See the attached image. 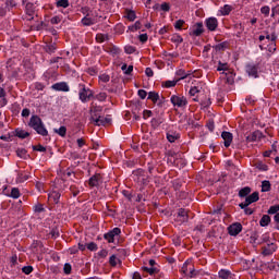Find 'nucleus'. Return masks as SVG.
<instances>
[{
	"mask_svg": "<svg viewBox=\"0 0 279 279\" xmlns=\"http://www.w3.org/2000/svg\"><path fill=\"white\" fill-rule=\"evenodd\" d=\"M100 112H102L101 107L92 108L90 110L92 123H94V125H108V123H111L110 116L102 117Z\"/></svg>",
	"mask_w": 279,
	"mask_h": 279,
	"instance_id": "1",
	"label": "nucleus"
},
{
	"mask_svg": "<svg viewBox=\"0 0 279 279\" xmlns=\"http://www.w3.org/2000/svg\"><path fill=\"white\" fill-rule=\"evenodd\" d=\"M28 125L37 132V134H40L41 136H48V131L45 128V124L43 123V120L38 116L31 117V121L28 122Z\"/></svg>",
	"mask_w": 279,
	"mask_h": 279,
	"instance_id": "2",
	"label": "nucleus"
},
{
	"mask_svg": "<svg viewBox=\"0 0 279 279\" xmlns=\"http://www.w3.org/2000/svg\"><path fill=\"white\" fill-rule=\"evenodd\" d=\"M259 201V193L253 192L251 195L245 197V201L241 204H239V207L241 209L247 208L250 205L257 203Z\"/></svg>",
	"mask_w": 279,
	"mask_h": 279,
	"instance_id": "3",
	"label": "nucleus"
},
{
	"mask_svg": "<svg viewBox=\"0 0 279 279\" xmlns=\"http://www.w3.org/2000/svg\"><path fill=\"white\" fill-rule=\"evenodd\" d=\"M170 101L177 108H185L187 106V99L184 96L173 95L170 97Z\"/></svg>",
	"mask_w": 279,
	"mask_h": 279,
	"instance_id": "4",
	"label": "nucleus"
},
{
	"mask_svg": "<svg viewBox=\"0 0 279 279\" xmlns=\"http://www.w3.org/2000/svg\"><path fill=\"white\" fill-rule=\"evenodd\" d=\"M121 234L120 228H113L111 231L104 234V239L108 243H114V239Z\"/></svg>",
	"mask_w": 279,
	"mask_h": 279,
	"instance_id": "5",
	"label": "nucleus"
},
{
	"mask_svg": "<svg viewBox=\"0 0 279 279\" xmlns=\"http://www.w3.org/2000/svg\"><path fill=\"white\" fill-rule=\"evenodd\" d=\"M92 97H93V92L83 85L81 87V92H78V98H81V101L85 104L86 101H89Z\"/></svg>",
	"mask_w": 279,
	"mask_h": 279,
	"instance_id": "6",
	"label": "nucleus"
},
{
	"mask_svg": "<svg viewBox=\"0 0 279 279\" xmlns=\"http://www.w3.org/2000/svg\"><path fill=\"white\" fill-rule=\"evenodd\" d=\"M104 179L100 173H96L89 178V187H100Z\"/></svg>",
	"mask_w": 279,
	"mask_h": 279,
	"instance_id": "7",
	"label": "nucleus"
},
{
	"mask_svg": "<svg viewBox=\"0 0 279 279\" xmlns=\"http://www.w3.org/2000/svg\"><path fill=\"white\" fill-rule=\"evenodd\" d=\"M243 230V227L240 222L232 223L228 227V233L231 236H238Z\"/></svg>",
	"mask_w": 279,
	"mask_h": 279,
	"instance_id": "8",
	"label": "nucleus"
},
{
	"mask_svg": "<svg viewBox=\"0 0 279 279\" xmlns=\"http://www.w3.org/2000/svg\"><path fill=\"white\" fill-rule=\"evenodd\" d=\"M204 33V24L202 22H197L190 29L191 36H201Z\"/></svg>",
	"mask_w": 279,
	"mask_h": 279,
	"instance_id": "9",
	"label": "nucleus"
},
{
	"mask_svg": "<svg viewBox=\"0 0 279 279\" xmlns=\"http://www.w3.org/2000/svg\"><path fill=\"white\" fill-rule=\"evenodd\" d=\"M206 27L210 31L214 32L217 29L219 23L216 17H209L205 21Z\"/></svg>",
	"mask_w": 279,
	"mask_h": 279,
	"instance_id": "10",
	"label": "nucleus"
},
{
	"mask_svg": "<svg viewBox=\"0 0 279 279\" xmlns=\"http://www.w3.org/2000/svg\"><path fill=\"white\" fill-rule=\"evenodd\" d=\"M221 138L223 140L225 147H230V145L233 141V135L230 132L223 131L221 133Z\"/></svg>",
	"mask_w": 279,
	"mask_h": 279,
	"instance_id": "11",
	"label": "nucleus"
},
{
	"mask_svg": "<svg viewBox=\"0 0 279 279\" xmlns=\"http://www.w3.org/2000/svg\"><path fill=\"white\" fill-rule=\"evenodd\" d=\"M189 220L187 211L183 208H180L177 215V221L180 223H185Z\"/></svg>",
	"mask_w": 279,
	"mask_h": 279,
	"instance_id": "12",
	"label": "nucleus"
},
{
	"mask_svg": "<svg viewBox=\"0 0 279 279\" xmlns=\"http://www.w3.org/2000/svg\"><path fill=\"white\" fill-rule=\"evenodd\" d=\"M260 138H263V133L260 131H255L246 136L247 143H255L256 141H260Z\"/></svg>",
	"mask_w": 279,
	"mask_h": 279,
	"instance_id": "13",
	"label": "nucleus"
},
{
	"mask_svg": "<svg viewBox=\"0 0 279 279\" xmlns=\"http://www.w3.org/2000/svg\"><path fill=\"white\" fill-rule=\"evenodd\" d=\"M277 251V246L274 243L267 244L263 248V255L264 256H270Z\"/></svg>",
	"mask_w": 279,
	"mask_h": 279,
	"instance_id": "14",
	"label": "nucleus"
},
{
	"mask_svg": "<svg viewBox=\"0 0 279 279\" xmlns=\"http://www.w3.org/2000/svg\"><path fill=\"white\" fill-rule=\"evenodd\" d=\"M246 73L250 77H258V66L253 64L246 65Z\"/></svg>",
	"mask_w": 279,
	"mask_h": 279,
	"instance_id": "15",
	"label": "nucleus"
},
{
	"mask_svg": "<svg viewBox=\"0 0 279 279\" xmlns=\"http://www.w3.org/2000/svg\"><path fill=\"white\" fill-rule=\"evenodd\" d=\"M52 90H61L63 93H69L70 87L66 83H57L52 85Z\"/></svg>",
	"mask_w": 279,
	"mask_h": 279,
	"instance_id": "16",
	"label": "nucleus"
},
{
	"mask_svg": "<svg viewBox=\"0 0 279 279\" xmlns=\"http://www.w3.org/2000/svg\"><path fill=\"white\" fill-rule=\"evenodd\" d=\"M81 22L85 26H90V25L97 23V17H92L89 14H87V16L83 17V20H81Z\"/></svg>",
	"mask_w": 279,
	"mask_h": 279,
	"instance_id": "17",
	"label": "nucleus"
},
{
	"mask_svg": "<svg viewBox=\"0 0 279 279\" xmlns=\"http://www.w3.org/2000/svg\"><path fill=\"white\" fill-rule=\"evenodd\" d=\"M61 194L57 191L51 192L50 194H48V201L58 204L60 201Z\"/></svg>",
	"mask_w": 279,
	"mask_h": 279,
	"instance_id": "18",
	"label": "nucleus"
},
{
	"mask_svg": "<svg viewBox=\"0 0 279 279\" xmlns=\"http://www.w3.org/2000/svg\"><path fill=\"white\" fill-rule=\"evenodd\" d=\"M218 277L220 279H231L232 278V272L228 269H220L218 272Z\"/></svg>",
	"mask_w": 279,
	"mask_h": 279,
	"instance_id": "19",
	"label": "nucleus"
},
{
	"mask_svg": "<svg viewBox=\"0 0 279 279\" xmlns=\"http://www.w3.org/2000/svg\"><path fill=\"white\" fill-rule=\"evenodd\" d=\"M233 10V7L230 4H225L223 7H221L219 9V13L221 15H229L231 13V11Z\"/></svg>",
	"mask_w": 279,
	"mask_h": 279,
	"instance_id": "20",
	"label": "nucleus"
},
{
	"mask_svg": "<svg viewBox=\"0 0 279 279\" xmlns=\"http://www.w3.org/2000/svg\"><path fill=\"white\" fill-rule=\"evenodd\" d=\"M271 222V218L270 216L268 215H264L260 220H259V226L265 228V227H268L269 223Z\"/></svg>",
	"mask_w": 279,
	"mask_h": 279,
	"instance_id": "21",
	"label": "nucleus"
},
{
	"mask_svg": "<svg viewBox=\"0 0 279 279\" xmlns=\"http://www.w3.org/2000/svg\"><path fill=\"white\" fill-rule=\"evenodd\" d=\"M147 99H149L150 101H153V104H157V101H159L160 99V96L158 93L156 92H149L148 93V96H147Z\"/></svg>",
	"mask_w": 279,
	"mask_h": 279,
	"instance_id": "22",
	"label": "nucleus"
},
{
	"mask_svg": "<svg viewBox=\"0 0 279 279\" xmlns=\"http://www.w3.org/2000/svg\"><path fill=\"white\" fill-rule=\"evenodd\" d=\"M142 270L146 274H148L149 276H154L158 272V269L156 267H147V266H144L142 267Z\"/></svg>",
	"mask_w": 279,
	"mask_h": 279,
	"instance_id": "23",
	"label": "nucleus"
},
{
	"mask_svg": "<svg viewBox=\"0 0 279 279\" xmlns=\"http://www.w3.org/2000/svg\"><path fill=\"white\" fill-rule=\"evenodd\" d=\"M15 136H17V138H27V136H29V133L27 131L24 130H15Z\"/></svg>",
	"mask_w": 279,
	"mask_h": 279,
	"instance_id": "24",
	"label": "nucleus"
},
{
	"mask_svg": "<svg viewBox=\"0 0 279 279\" xmlns=\"http://www.w3.org/2000/svg\"><path fill=\"white\" fill-rule=\"evenodd\" d=\"M270 190H271V183H270V181H267V180L263 181V182H262V192H263V193H267V192H269Z\"/></svg>",
	"mask_w": 279,
	"mask_h": 279,
	"instance_id": "25",
	"label": "nucleus"
},
{
	"mask_svg": "<svg viewBox=\"0 0 279 279\" xmlns=\"http://www.w3.org/2000/svg\"><path fill=\"white\" fill-rule=\"evenodd\" d=\"M251 193H252L251 187L246 186V187H243L239 191V196L240 197H247Z\"/></svg>",
	"mask_w": 279,
	"mask_h": 279,
	"instance_id": "26",
	"label": "nucleus"
},
{
	"mask_svg": "<svg viewBox=\"0 0 279 279\" xmlns=\"http://www.w3.org/2000/svg\"><path fill=\"white\" fill-rule=\"evenodd\" d=\"M21 196V192L17 187H13L11 189V194H10V197L13 198V199H19Z\"/></svg>",
	"mask_w": 279,
	"mask_h": 279,
	"instance_id": "27",
	"label": "nucleus"
},
{
	"mask_svg": "<svg viewBox=\"0 0 279 279\" xmlns=\"http://www.w3.org/2000/svg\"><path fill=\"white\" fill-rule=\"evenodd\" d=\"M120 264V259L116 255L109 257V265L116 267Z\"/></svg>",
	"mask_w": 279,
	"mask_h": 279,
	"instance_id": "28",
	"label": "nucleus"
},
{
	"mask_svg": "<svg viewBox=\"0 0 279 279\" xmlns=\"http://www.w3.org/2000/svg\"><path fill=\"white\" fill-rule=\"evenodd\" d=\"M26 14H28V20L33 19L34 15V5L32 3L26 4Z\"/></svg>",
	"mask_w": 279,
	"mask_h": 279,
	"instance_id": "29",
	"label": "nucleus"
},
{
	"mask_svg": "<svg viewBox=\"0 0 279 279\" xmlns=\"http://www.w3.org/2000/svg\"><path fill=\"white\" fill-rule=\"evenodd\" d=\"M33 211H35V214H41L45 211L44 205L43 204H35V206H33Z\"/></svg>",
	"mask_w": 279,
	"mask_h": 279,
	"instance_id": "30",
	"label": "nucleus"
},
{
	"mask_svg": "<svg viewBox=\"0 0 279 279\" xmlns=\"http://www.w3.org/2000/svg\"><path fill=\"white\" fill-rule=\"evenodd\" d=\"M179 135L174 134V133H167V141L169 143H175V141H178Z\"/></svg>",
	"mask_w": 279,
	"mask_h": 279,
	"instance_id": "31",
	"label": "nucleus"
},
{
	"mask_svg": "<svg viewBox=\"0 0 279 279\" xmlns=\"http://www.w3.org/2000/svg\"><path fill=\"white\" fill-rule=\"evenodd\" d=\"M178 81H166L165 83H162V86H165L166 88H173V86H177Z\"/></svg>",
	"mask_w": 279,
	"mask_h": 279,
	"instance_id": "32",
	"label": "nucleus"
},
{
	"mask_svg": "<svg viewBox=\"0 0 279 279\" xmlns=\"http://www.w3.org/2000/svg\"><path fill=\"white\" fill-rule=\"evenodd\" d=\"M141 28H142V23H141L140 21H136V22L134 23V25L129 26V29H130L131 32H135V31L141 29Z\"/></svg>",
	"mask_w": 279,
	"mask_h": 279,
	"instance_id": "33",
	"label": "nucleus"
},
{
	"mask_svg": "<svg viewBox=\"0 0 279 279\" xmlns=\"http://www.w3.org/2000/svg\"><path fill=\"white\" fill-rule=\"evenodd\" d=\"M279 213V205L270 206L268 209V215H276Z\"/></svg>",
	"mask_w": 279,
	"mask_h": 279,
	"instance_id": "34",
	"label": "nucleus"
},
{
	"mask_svg": "<svg viewBox=\"0 0 279 279\" xmlns=\"http://www.w3.org/2000/svg\"><path fill=\"white\" fill-rule=\"evenodd\" d=\"M54 132L59 135V136H65L66 134V128L65 126H61L58 129H54Z\"/></svg>",
	"mask_w": 279,
	"mask_h": 279,
	"instance_id": "35",
	"label": "nucleus"
},
{
	"mask_svg": "<svg viewBox=\"0 0 279 279\" xmlns=\"http://www.w3.org/2000/svg\"><path fill=\"white\" fill-rule=\"evenodd\" d=\"M256 169L259 171L266 172V171H268V166L264 165L263 162H258V163H256Z\"/></svg>",
	"mask_w": 279,
	"mask_h": 279,
	"instance_id": "36",
	"label": "nucleus"
},
{
	"mask_svg": "<svg viewBox=\"0 0 279 279\" xmlns=\"http://www.w3.org/2000/svg\"><path fill=\"white\" fill-rule=\"evenodd\" d=\"M185 24V21H183V20H178L177 22H174V28L175 29H178V31H180V29H182V27H183V25Z\"/></svg>",
	"mask_w": 279,
	"mask_h": 279,
	"instance_id": "37",
	"label": "nucleus"
},
{
	"mask_svg": "<svg viewBox=\"0 0 279 279\" xmlns=\"http://www.w3.org/2000/svg\"><path fill=\"white\" fill-rule=\"evenodd\" d=\"M190 265H191V262L186 260V262L183 264L182 268H181V272L184 274V275H187V272H189V266H190Z\"/></svg>",
	"mask_w": 279,
	"mask_h": 279,
	"instance_id": "38",
	"label": "nucleus"
},
{
	"mask_svg": "<svg viewBox=\"0 0 279 279\" xmlns=\"http://www.w3.org/2000/svg\"><path fill=\"white\" fill-rule=\"evenodd\" d=\"M197 93H201V89L196 86L192 87L190 90H189V95H191V97H195V95H197Z\"/></svg>",
	"mask_w": 279,
	"mask_h": 279,
	"instance_id": "39",
	"label": "nucleus"
},
{
	"mask_svg": "<svg viewBox=\"0 0 279 279\" xmlns=\"http://www.w3.org/2000/svg\"><path fill=\"white\" fill-rule=\"evenodd\" d=\"M87 250H89L90 252H96L98 250V246L95 242H90L87 244Z\"/></svg>",
	"mask_w": 279,
	"mask_h": 279,
	"instance_id": "40",
	"label": "nucleus"
},
{
	"mask_svg": "<svg viewBox=\"0 0 279 279\" xmlns=\"http://www.w3.org/2000/svg\"><path fill=\"white\" fill-rule=\"evenodd\" d=\"M108 36L107 35H104V34H97L96 35V40L98 43H104L105 40H107Z\"/></svg>",
	"mask_w": 279,
	"mask_h": 279,
	"instance_id": "41",
	"label": "nucleus"
},
{
	"mask_svg": "<svg viewBox=\"0 0 279 279\" xmlns=\"http://www.w3.org/2000/svg\"><path fill=\"white\" fill-rule=\"evenodd\" d=\"M22 272H24V275H31L33 272V267L32 266H24L22 268Z\"/></svg>",
	"mask_w": 279,
	"mask_h": 279,
	"instance_id": "42",
	"label": "nucleus"
},
{
	"mask_svg": "<svg viewBox=\"0 0 279 279\" xmlns=\"http://www.w3.org/2000/svg\"><path fill=\"white\" fill-rule=\"evenodd\" d=\"M57 7L68 8L69 7V0H59V1H57Z\"/></svg>",
	"mask_w": 279,
	"mask_h": 279,
	"instance_id": "43",
	"label": "nucleus"
},
{
	"mask_svg": "<svg viewBox=\"0 0 279 279\" xmlns=\"http://www.w3.org/2000/svg\"><path fill=\"white\" fill-rule=\"evenodd\" d=\"M17 157L20 158H25V156L27 155V151L24 148H17Z\"/></svg>",
	"mask_w": 279,
	"mask_h": 279,
	"instance_id": "44",
	"label": "nucleus"
},
{
	"mask_svg": "<svg viewBox=\"0 0 279 279\" xmlns=\"http://www.w3.org/2000/svg\"><path fill=\"white\" fill-rule=\"evenodd\" d=\"M96 99L98 101H106L107 99V94L106 93H99L98 95H96Z\"/></svg>",
	"mask_w": 279,
	"mask_h": 279,
	"instance_id": "45",
	"label": "nucleus"
},
{
	"mask_svg": "<svg viewBox=\"0 0 279 279\" xmlns=\"http://www.w3.org/2000/svg\"><path fill=\"white\" fill-rule=\"evenodd\" d=\"M72 271V266L69 263H65V266H63V272H65V275H70Z\"/></svg>",
	"mask_w": 279,
	"mask_h": 279,
	"instance_id": "46",
	"label": "nucleus"
},
{
	"mask_svg": "<svg viewBox=\"0 0 279 279\" xmlns=\"http://www.w3.org/2000/svg\"><path fill=\"white\" fill-rule=\"evenodd\" d=\"M5 4H7L5 8L8 10H11L12 8H14L16 5V1L15 0H8Z\"/></svg>",
	"mask_w": 279,
	"mask_h": 279,
	"instance_id": "47",
	"label": "nucleus"
},
{
	"mask_svg": "<svg viewBox=\"0 0 279 279\" xmlns=\"http://www.w3.org/2000/svg\"><path fill=\"white\" fill-rule=\"evenodd\" d=\"M33 149L35 151H39V153H46L47 151V149L43 145L33 146Z\"/></svg>",
	"mask_w": 279,
	"mask_h": 279,
	"instance_id": "48",
	"label": "nucleus"
},
{
	"mask_svg": "<svg viewBox=\"0 0 279 279\" xmlns=\"http://www.w3.org/2000/svg\"><path fill=\"white\" fill-rule=\"evenodd\" d=\"M126 19L130 20V21H134L136 19V14L134 11H129L126 13Z\"/></svg>",
	"mask_w": 279,
	"mask_h": 279,
	"instance_id": "49",
	"label": "nucleus"
},
{
	"mask_svg": "<svg viewBox=\"0 0 279 279\" xmlns=\"http://www.w3.org/2000/svg\"><path fill=\"white\" fill-rule=\"evenodd\" d=\"M260 12L265 15L268 16L270 14V8L268 5H265L260 9Z\"/></svg>",
	"mask_w": 279,
	"mask_h": 279,
	"instance_id": "50",
	"label": "nucleus"
},
{
	"mask_svg": "<svg viewBox=\"0 0 279 279\" xmlns=\"http://www.w3.org/2000/svg\"><path fill=\"white\" fill-rule=\"evenodd\" d=\"M137 95H138L140 99H146V97H147V92H146L145 89H140V90L137 92Z\"/></svg>",
	"mask_w": 279,
	"mask_h": 279,
	"instance_id": "51",
	"label": "nucleus"
},
{
	"mask_svg": "<svg viewBox=\"0 0 279 279\" xmlns=\"http://www.w3.org/2000/svg\"><path fill=\"white\" fill-rule=\"evenodd\" d=\"M99 81L106 84L107 82H110V76L108 74H101Z\"/></svg>",
	"mask_w": 279,
	"mask_h": 279,
	"instance_id": "52",
	"label": "nucleus"
},
{
	"mask_svg": "<svg viewBox=\"0 0 279 279\" xmlns=\"http://www.w3.org/2000/svg\"><path fill=\"white\" fill-rule=\"evenodd\" d=\"M160 9H161L162 11H165V12H168V11H170V4L163 2V3H161Z\"/></svg>",
	"mask_w": 279,
	"mask_h": 279,
	"instance_id": "53",
	"label": "nucleus"
},
{
	"mask_svg": "<svg viewBox=\"0 0 279 279\" xmlns=\"http://www.w3.org/2000/svg\"><path fill=\"white\" fill-rule=\"evenodd\" d=\"M217 71H228V64L219 63Z\"/></svg>",
	"mask_w": 279,
	"mask_h": 279,
	"instance_id": "54",
	"label": "nucleus"
},
{
	"mask_svg": "<svg viewBox=\"0 0 279 279\" xmlns=\"http://www.w3.org/2000/svg\"><path fill=\"white\" fill-rule=\"evenodd\" d=\"M124 51L129 54L133 53L135 51V48L132 46H125Z\"/></svg>",
	"mask_w": 279,
	"mask_h": 279,
	"instance_id": "55",
	"label": "nucleus"
},
{
	"mask_svg": "<svg viewBox=\"0 0 279 279\" xmlns=\"http://www.w3.org/2000/svg\"><path fill=\"white\" fill-rule=\"evenodd\" d=\"M76 145H78V148H82L84 145H86V142L84 138H78L76 140Z\"/></svg>",
	"mask_w": 279,
	"mask_h": 279,
	"instance_id": "56",
	"label": "nucleus"
},
{
	"mask_svg": "<svg viewBox=\"0 0 279 279\" xmlns=\"http://www.w3.org/2000/svg\"><path fill=\"white\" fill-rule=\"evenodd\" d=\"M145 75L147 77H153L154 76V71L150 68L145 69Z\"/></svg>",
	"mask_w": 279,
	"mask_h": 279,
	"instance_id": "57",
	"label": "nucleus"
},
{
	"mask_svg": "<svg viewBox=\"0 0 279 279\" xmlns=\"http://www.w3.org/2000/svg\"><path fill=\"white\" fill-rule=\"evenodd\" d=\"M98 256L101 258H106L108 256V251L107 250H100L98 252Z\"/></svg>",
	"mask_w": 279,
	"mask_h": 279,
	"instance_id": "58",
	"label": "nucleus"
},
{
	"mask_svg": "<svg viewBox=\"0 0 279 279\" xmlns=\"http://www.w3.org/2000/svg\"><path fill=\"white\" fill-rule=\"evenodd\" d=\"M60 22H61L60 16H52V19H50V23L52 24H59Z\"/></svg>",
	"mask_w": 279,
	"mask_h": 279,
	"instance_id": "59",
	"label": "nucleus"
},
{
	"mask_svg": "<svg viewBox=\"0 0 279 279\" xmlns=\"http://www.w3.org/2000/svg\"><path fill=\"white\" fill-rule=\"evenodd\" d=\"M138 39L142 43H146L148 40V35L147 34H141Z\"/></svg>",
	"mask_w": 279,
	"mask_h": 279,
	"instance_id": "60",
	"label": "nucleus"
},
{
	"mask_svg": "<svg viewBox=\"0 0 279 279\" xmlns=\"http://www.w3.org/2000/svg\"><path fill=\"white\" fill-rule=\"evenodd\" d=\"M153 112L150 110H145L143 111V118L144 119H149L151 117Z\"/></svg>",
	"mask_w": 279,
	"mask_h": 279,
	"instance_id": "61",
	"label": "nucleus"
},
{
	"mask_svg": "<svg viewBox=\"0 0 279 279\" xmlns=\"http://www.w3.org/2000/svg\"><path fill=\"white\" fill-rule=\"evenodd\" d=\"M274 220L276 222V229L279 230V213H277L275 216H274Z\"/></svg>",
	"mask_w": 279,
	"mask_h": 279,
	"instance_id": "62",
	"label": "nucleus"
},
{
	"mask_svg": "<svg viewBox=\"0 0 279 279\" xmlns=\"http://www.w3.org/2000/svg\"><path fill=\"white\" fill-rule=\"evenodd\" d=\"M132 279H142V276L138 271L133 272Z\"/></svg>",
	"mask_w": 279,
	"mask_h": 279,
	"instance_id": "63",
	"label": "nucleus"
},
{
	"mask_svg": "<svg viewBox=\"0 0 279 279\" xmlns=\"http://www.w3.org/2000/svg\"><path fill=\"white\" fill-rule=\"evenodd\" d=\"M29 114H31L29 109L22 110V117H29Z\"/></svg>",
	"mask_w": 279,
	"mask_h": 279,
	"instance_id": "64",
	"label": "nucleus"
}]
</instances>
